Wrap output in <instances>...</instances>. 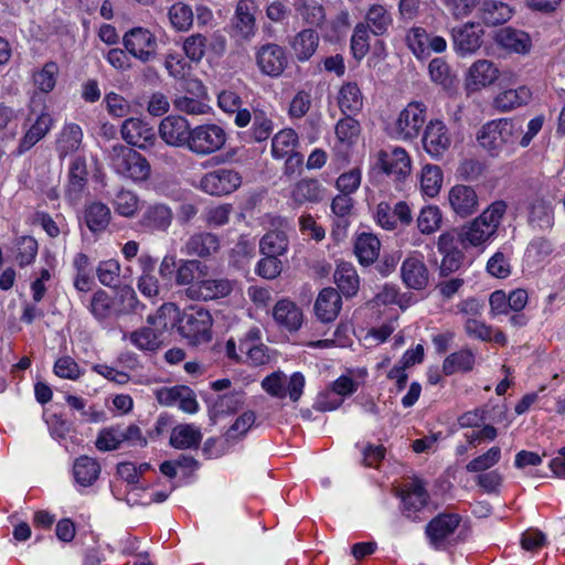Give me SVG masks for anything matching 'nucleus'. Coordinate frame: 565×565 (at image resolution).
Masks as SVG:
<instances>
[{
  "label": "nucleus",
  "instance_id": "obj_1",
  "mask_svg": "<svg viewBox=\"0 0 565 565\" xmlns=\"http://www.w3.org/2000/svg\"><path fill=\"white\" fill-rule=\"evenodd\" d=\"M147 322L158 324L163 329H167L169 324L177 326L180 335L193 345L206 343L212 338V316L207 309L201 306H191L181 312L174 303H163L157 316H149Z\"/></svg>",
  "mask_w": 565,
  "mask_h": 565
},
{
  "label": "nucleus",
  "instance_id": "obj_2",
  "mask_svg": "<svg viewBox=\"0 0 565 565\" xmlns=\"http://www.w3.org/2000/svg\"><path fill=\"white\" fill-rule=\"evenodd\" d=\"M508 205L504 201H494L478 217L461 226L460 243L465 246H480L495 235Z\"/></svg>",
  "mask_w": 565,
  "mask_h": 565
},
{
  "label": "nucleus",
  "instance_id": "obj_3",
  "mask_svg": "<svg viewBox=\"0 0 565 565\" xmlns=\"http://www.w3.org/2000/svg\"><path fill=\"white\" fill-rule=\"evenodd\" d=\"M109 160L115 171L135 181L149 177L150 164L138 151L124 145H116L109 151Z\"/></svg>",
  "mask_w": 565,
  "mask_h": 565
},
{
  "label": "nucleus",
  "instance_id": "obj_4",
  "mask_svg": "<svg viewBox=\"0 0 565 565\" xmlns=\"http://www.w3.org/2000/svg\"><path fill=\"white\" fill-rule=\"evenodd\" d=\"M227 140L223 127L216 124H202L192 128L188 150L199 157L210 156L221 150Z\"/></svg>",
  "mask_w": 565,
  "mask_h": 565
},
{
  "label": "nucleus",
  "instance_id": "obj_5",
  "mask_svg": "<svg viewBox=\"0 0 565 565\" xmlns=\"http://www.w3.org/2000/svg\"><path fill=\"white\" fill-rule=\"evenodd\" d=\"M427 115V106L423 102H411L399 113L392 126V136L401 140H413L418 137Z\"/></svg>",
  "mask_w": 565,
  "mask_h": 565
},
{
  "label": "nucleus",
  "instance_id": "obj_6",
  "mask_svg": "<svg viewBox=\"0 0 565 565\" xmlns=\"http://www.w3.org/2000/svg\"><path fill=\"white\" fill-rule=\"evenodd\" d=\"M122 45L130 55L142 63L157 58V38L146 28L136 26L128 30L122 36Z\"/></svg>",
  "mask_w": 565,
  "mask_h": 565
},
{
  "label": "nucleus",
  "instance_id": "obj_7",
  "mask_svg": "<svg viewBox=\"0 0 565 565\" xmlns=\"http://www.w3.org/2000/svg\"><path fill=\"white\" fill-rule=\"evenodd\" d=\"M242 177L233 169L221 168L205 173L200 180V188L211 195H226L239 188Z\"/></svg>",
  "mask_w": 565,
  "mask_h": 565
},
{
  "label": "nucleus",
  "instance_id": "obj_8",
  "mask_svg": "<svg viewBox=\"0 0 565 565\" xmlns=\"http://www.w3.org/2000/svg\"><path fill=\"white\" fill-rule=\"evenodd\" d=\"M397 495L402 501V513L411 520H416V514L423 510L429 500L426 483L419 478H413L405 482L398 490Z\"/></svg>",
  "mask_w": 565,
  "mask_h": 565
},
{
  "label": "nucleus",
  "instance_id": "obj_9",
  "mask_svg": "<svg viewBox=\"0 0 565 565\" xmlns=\"http://www.w3.org/2000/svg\"><path fill=\"white\" fill-rule=\"evenodd\" d=\"M422 143L433 159H441L451 145L447 126L439 119L428 121L423 132Z\"/></svg>",
  "mask_w": 565,
  "mask_h": 565
},
{
  "label": "nucleus",
  "instance_id": "obj_10",
  "mask_svg": "<svg viewBox=\"0 0 565 565\" xmlns=\"http://www.w3.org/2000/svg\"><path fill=\"white\" fill-rule=\"evenodd\" d=\"M256 64L260 72L270 77L280 76L288 65L285 47L277 43H266L256 52Z\"/></svg>",
  "mask_w": 565,
  "mask_h": 565
},
{
  "label": "nucleus",
  "instance_id": "obj_11",
  "mask_svg": "<svg viewBox=\"0 0 565 565\" xmlns=\"http://www.w3.org/2000/svg\"><path fill=\"white\" fill-rule=\"evenodd\" d=\"M192 127L186 118L182 116H167L159 125L160 138L171 147L185 148L191 138Z\"/></svg>",
  "mask_w": 565,
  "mask_h": 565
},
{
  "label": "nucleus",
  "instance_id": "obj_12",
  "mask_svg": "<svg viewBox=\"0 0 565 565\" xmlns=\"http://www.w3.org/2000/svg\"><path fill=\"white\" fill-rule=\"evenodd\" d=\"M234 285L235 281L228 278L202 279L188 287L186 296L193 300H216L230 296Z\"/></svg>",
  "mask_w": 565,
  "mask_h": 565
},
{
  "label": "nucleus",
  "instance_id": "obj_13",
  "mask_svg": "<svg viewBox=\"0 0 565 565\" xmlns=\"http://www.w3.org/2000/svg\"><path fill=\"white\" fill-rule=\"evenodd\" d=\"M375 220L382 228L393 231L398 225H411L413 215L409 205L404 201H398L394 206H391L387 202H381L376 206Z\"/></svg>",
  "mask_w": 565,
  "mask_h": 565
},
{
  "label": "nucleus",
  "instance_id": "obj_14",
  "mask_svg": "<svg viewBox=\"0 0 565 565\" xmlns=\"http://www.w3.org/2000/svg\"><path fill=\"white\" fill-rule=\"evenodd\" d=\"M483 30L479 23L467 22L451 30L452 44L460 55L472 54L482 44Z\"/></svg>",
  "mask_w": 565,
  "mask_h": 565
},
{
  "label": "nucleus",
  "instance_id": "obj_15",
  "mask_svg": "<svg viewBox=\"0 0 565 565\" xmlns=\"http://www.w3.org/2000/svg\"><path fill=\"white\" fill-rule=\"evenodd\" d=\"M88 171L86 160L83 157H76L70 166L67 174V184L65 186V199L70 204H77L87 188Z\"/></svg>",
  "mask_w": 565,
  "mask_h": 565
},
{
  "label": "nucleus",
  "instance_id": "obj_16",
  "mask_svg": "<svg viewBox=\"0 0 565 565\" xmlns=\"http://www.w3.org/2000/svg\"><path fill=\"white\" fill-rule=\"evenodd\" d=\"M121 137L131 146L146 149L156 141V132L152 126L140 118H128L121 125Z\"/></svg>",
  "mask_w": 565,
  "mask_h": 565
},
{
  "label": "nucleus",
  "instance_id": "obj_17",
  "mask_svg": "<svg viewBox=\"0 0 565 565\" xmlns=\"http://www.w3.org/2000/svg\"><path fill=\"white\" fill-rule=\"evenodd\" d=\"M448 201L452 212L462 218L475 214L479 209L478 194L470 185H454L449 191Z\"/></svg>",
  "mask_w": 565,
  "mask_h": 565
},
{
  "label": "nucleus",
  "instance_id": "obj_18",
  "mask_svg": "<svg viewBox=\"0 0 565 565\" xmlns=\"http://www.w3.org/2000/svg\"><path fill=\"white\" fill-rule=\"evenodd\" d=\"M401 277L404 285L414 290H424L429 284V270L418 255H411L404 259Z\"/></svg>",
  "mask_w": 565,
  "mask_h": 565
},
{
  "label": "nucleus",
  "instance_id": "obj_19",
  "mask_svg": "<svg viewBox=\"0 0 565 565\" xmlns=\"http://www.w3.org/2000/svg\"><path fill=\"white\" fill-rule=\"evenodd\" d=\"M460 516L458 514L441 513L435 516L426 525V535L430 544L435 548L444 546V542L456 531L459 526Z\"/></svg>",
  "mask_w": 565,
  "mask_h": 565
},
{
  "label": "nucleus",
  "instance_id": "obj_20",
  "mask_svg": "<svg viewBox=\"0 0 565 565\" xmlns=\"http://www.w3.org/2000/svg\"><path fill=\"white\" fill-rule=\"evenodd\" d=\"M327 189L318 179L303 178L296 182L290 191V198L295 205L318 204L324 200Z\"/></svg>",
  "mask_w": 565,
  "mask_h": 565
},
{
  "label": "nucleus",
  "instance_id": "obj_21",
  "mask_svg": "<svg viewBox=\"0 0 565 565\" xmlns=\"http://www.w3.org/2000/svg\"><path fill=\"white\" fill-rule=\"evenodd\" d=\"M157 399L161 405L171 406L173 404L190 414L198 411L199 405L194 392L184 385L173 387H163L157 392Z\"/></svg>",
  "mask_w": 565,
  "mask_h": 565
},
{
  "label": "nucleus",
  "instance_id": "obj_22",
  "mask_svg": "<svg viewBox=\"0 0 565 565\" xmlns=\"http://www.w3.org/2000/svg\"><path fill=\"white\" fill-rule=\"evenodd\" d=\"M377 164L386 174H393L397 179L404 178L411 172V158L403 148H394L392 151L381 150L377 156Z\"/></svg>",
  "mask_w": 565,
  "mask_h": 565
},
{
  "label": "nucleus",
  "instance_id": "obj_23",
  "mask_svg": "<svg viewBox=\"0 0 565 565\" xmlns=\"http://www.w3.org/2000/svg\"><path fill=\"white\" fill-rule=\"evenodd\" d=\"M288 44L295 58L300 63H305L317 52L320 44V36L318 32L311 28L303 29L289 38Z\"/></svg>",
  "mask_w": 565,
  "mask_h": 565
},
{
  "label": "nucleus",
  "instance_id": "obj_24",
  "mask_svg": "<svg viewBox=\"0 0 565 565\" xmlns=\"http://www.w3.org/2000/svg\"><path fill=\"white\" fill-rule=\"evenodd\" d=\"M495 43L511 52L516 54H527L532 49L531 36L522 31L511 26L501 28L494 35Z\"/></svg>",
  "mask_w": 565,
  "mask_h": 565
},
{
  "label": "nucleus",
  "instance_id": "obj_25",
  "mask_svg": "<svg viewBox=\"0 0 565 565\" xmlns=\"http://www.w3.org/2000/svg\"><path fill=\"white\" fill-rule=\"evenodd\" d=\"M220 248L217 235L210 232H200L191 235L181 248L188 256L207 258Z\"/></svg>",
  "mask_w": 565,
  "mask_h": 565
},
{
  "label": "nucleus",
  "instance_id": "obj_26",
  "mask_svg": "<svg viewBox=\"0 0 565 565\" xmlns=\"http://www.w3.org/2000/svg\"><path fill=\"white\" fill-rule=\"evenodd\" d=\"M342 308V299L339 291L332 287L323 288L315 302L317 318L324 323L337 319Z\"/></svg>",
  "mask_w": 565,
  "mask_h": 565
},
{
  "label": "nucleus",
  "instance_id": "obj_27",
  "mask_svg": "<svg viewBox=\"0 0 565 565\" xmlns=\"http://www.w3.org/2000/svg\"><path fill=\"white\" fill-rule=\"evenodd\" d=\"M257 6L254 0H239L235 8V30L244 40H249L256 32L255 12Z\"/></svg>",
  "mask_w": 565,
  "mask_h": 565
},
{
  "label": "nucleus",
  "instance_id": "obj_28",
  "mask_svg": "<svg viewBox=\"0 0 565 565\" xmlns=\"http://www.w3.org/2000/svg\"><path fill=\"white\" fill-rule=\"evenodd\" d=\"M173 220L172 210L162 203L149 205L140 218V225L149 232H166Z\"/></svg>",
  "mask_w": 565,
  "mask_h": 565
},
{
  "label": "nucleus",
  "instance_id": "obj_29",
  "mask_svg": "<svg viewBox=\"0 0 565 565\" xmlns=\"http://www.w3.org/2000/svg\"><path fill=\"white\" fill-rule=\"evenodd\" d=\"M276 323L288 331H297L302 324V311L288 299L279 300L273 309Z\"/></svg>",
  "mask_w": 565,
  "mask_h": 565
},
{
  "label": "nucleus",
  "instance_id": "obj_30",
  "mask_svg": "<svg viewBox=\"0 0 565 565\" xmlns=\"http://www.w3.org/2000/svg\"><path fill=\"white\" fill-rule=\"evenodd\" d=\"M532 99V90L527 86H519L515 89H505L493 99V107L500 113H508L527 105Z\"/></svg>",
  "mask_w": 565,
  "mask_h": 565
},
{
  "label": "nucleus",
  "instance_id": "obj_31",
  "mask_svg": "<svg viewBox=\"0 0 565 565\" xmlns=\"http://www.w3.org/2000/svg\"><path fill=\"white\" fill-rule=\"evenodd\" d=\"M498 75L499 71L491 61L479 60L475 62L469 68L467 87L472 90H476L480 87H486L498 79Z\"/></svg>",
  "mask_w": 565,
  "mask_h": 565
},
{
  "label": "nucleus",
  "instance_id": "obj_32",
  "mask_svg": "<svg viewBox=\"0 0 565 565\" xmlns=\"http://www.w3.org/2000/svg\"><path fill=\"white\" fill-rule=\"evenodd\" d=\"M217 104L222 110L228 114H236L234 122L237 127H246L252 120L248 109H242V98L232 90H223L218 94Z\"/></svg>",
  "mask_w": 565,
  "mask_h": 565
},
{
  "label": "nucleus",
  "instance_id": "obj_33",
  "mask_svg": "<svg viewBox=\"0 0 565 565\" xmlns=\"http://www.w3.org/2000/svg\"><path fill=\"white\" fill-rule=\"evenodd\" d=\"M513 15V9L501 1L486 0L481 3L479 17L488 26H497L508 22Z\"/></svg>",
  "mask_w": 565,
  "mask_h": 565
},
{
  "label": "nucleus",
  "instance_id": "obj_34",
  "mask_svg": "<svg viewBox=\"0 0 565 565\" xmlns=\"http://www.w3.org/2000/svg\"><path fill=\"white\" fill-rule=\"evenodd\" d=\"M333 278L339 294L341 292V295L347 298H351L356 295L360 280L355 268L350 263L339 264Z\"/></svg>",
  "mask_w": 565,
  "mask_h": 565
},
{
  "label": "nucleus",
  "instance_id": "obj_35",
  "mask_svg": "<svg viewBox=\"0 0 565 565\" xmlns=\"http://www.w3.org/2000/svg\"><path fill=\"white\" fill-rule=\"evenodd\" d=\"M83 140L82 128L76 124L65 125L56 141V151L60 159L76 152Z\"/></svg>",
  "mask_w": 565,
  "mask_h": 565
},
{
  "label": "nucleus",
  "instance_id": "obj_36",
  "mask_svg": "<svg viewBox=\"0 0 565 565\" xmlns=\"http://www.w3.org/2000/svg\"><path fill=\"white\" fill-rule=\"evenodd\" d=\"M87 227L93 233L104 232L111 218L110 209L102 202L88 204L84 212Z\"/></svg>",
  "mask_w": 565,
  "mask_h": 565
},
{
  "label": "nucleus",
  "instance_id": "obj_37",
  "mask_svg": "<svg viewBox=\"0 0 565 565\" xmlns=\"http://www.w3.org/2000/svg\"><path fill=\"white\" fill-rule=\"evenodd\" d=\"M52 118L47 113L38 115L35 122L26 131L20 141L18 152L23 153L30 150L38 141H40L50 130Z\"/></svg>",
  "mask_w": 565,
  "mask_h": 565
},
{
  "label": "nucleus",
  "instance_id": "obj_38",
  "mask_svg": "<svg viewBox=\"0 0 565 565\" xmlns=\"http://www.w3.org/2000/svg\"><path fill=\"white\" fill-rule=\"evenodd\" d=\"M393 19L382 4H372L365 13V25L376 36L384 35L392 25Z\"/></svg>",
  "mask_w": 565,
  "mask_h": 565
},
{
  "label": "nucleus",
  "instance_id": "obj_39",
  "mask_svg": "<svg viewBox=\"0 0 565 565\" xmlns=\"http://www.w3.org/2000/svg\"><path fill=\"white\" fill-rule=\"evenodd\" d=\"M88 310L98 322H105L113 315H117L114 299L103 289H98L93 294Z\"/></svg>",
  "mask_w": 565,
  "mask_h": 565
},
{
  "label": "nucleus",
  "instance_id": "obj_40",
  "mask_svg": "<svg viewBox=\"0 0 565 565\" xmlns=\"http://www.w3.org/2000/svg\"><path fill=\"white\" fill-rule=\"evenodd\" d=\"M381 243L371 233H362L356 237L354 253L362 265L374 263L380 253Z\"/></svg>",
  "mask_w": 565,
  "mask_h": 565
},
{
  "label": "nucleus",
  "instance_id": "obj_41",
  "mask_svg": "<svg viewBox=\"0 0 565 565\" xmlns=\"http://www.w3.org/2000/svg\"><path fill=\"white\" fill-rule=\"evenodd\" d=\"M73 473L78 484L89 487L98 479L100 466L95 459L82 456L75 460Z\"/></svg>",
  "mask_w": 565,
  "mask_h": 565
},
{
  "label": "nucleus",
  "instance_id": "obj_42",
  "mask_svg": "<svg viewBox=\"0 0 565 565\" xmlns=\"http://www.w3.org/2000/svg\"><path fill=\"white\" fill-rule=\"evenodd\" d=\"M476 356L469 349H461L449 354L443 363V372L452 375L458 372L467 373L473 370Z\"/></svg>",
  "mask_w": 565,
  "mask_h": 565
},
{
  "label": "nucleus",
  "instance_id": "obj_43",
  "mask_svg": "<svg viewBox=\"0 0 565 565\" xmlns=\"http://www.w3.org/2000/svg\"><path fill=\"white\" fill-rule=\"evenodd\" d=\"M201 439V431L193 425H179L171 433L170 445L177 449L198 448Z\"/></svg>",
  "mask_w": 565,
  "mask_h": 565
},
{
  "label": "nucleus",
  "instance_id": "obj_44",
  "mask_svg": "<svg viewBox=\"0 0 565 565\" xmlns=\"http://www.w3.org/2000/svg\"><path fill=\"white\" fill-rule=\"evenodd\" d=\"M338 104L343 114H356L363 107V96L355 83L343 84L339 90Z\"/></svg>",
  "mask_w": 565,
  "mask_h": 565
},
{
  "label": "nucleus",
  "instance_id": "obj_45",
  "mask_svg": "<svg viewBox=\"0 0 565 565\" xmlns=\"http://www.w3.org/2000/svg\"><path fill=\"white\" fill-rule=\"evenodd\" d=\"M248 137L252 141L262 142L267 140L274 131L271 116L263 109H254Z\"/></svg>",
  "mask_w": 565,
  "mask_h": 565
},
{
  "label": "nucleus",
  "instance_id": "obj_46",
  "mask_svg": "<svg viewBox=\"0 0 565 565\" xmlns=\"http://www.w3.org/2000/svg\"><path fill=\"white\" fill-rule=\"evenodd\" d=\"M60 67L56 62H46L41 70H36L32 74L34 86L42 93H51L57 81Z\"/></svg>",
  "mask_w": 565,
  "mask_h": 565
},
{
  "label": "nucleus",
  "instance_id": "obj_47",
  "mask_svg": "<svg viewBox=\"0 0 565 565\" xmlns=\"http://www.w3.org/2000/svg\"><path fill=\"white\" fill-rule=\"evenodd\" d=\"M288 248V238L284 232L271 231L263 236L259 242V249L264 256L278 257Z\"/></svg>",
  "mask_w": 565,
  "mask_h": 565
},
{
  "label": "nucleus",
  "instance_id": "obj_48",
  "mask_svg": "<svg viewBox=\"0 0 565 565\" xmlns=\"http://www.w3.org/2000/svg\"><path fill=\"white\" fill-rule=\"evenodd\" d=\"M417 227L424 235H430L437 232L443 222V214L438 206L427 205L424 206L417 216Z\"/></svg>",
  "mask_w": 565,
  "mask_h": 565
},
{
  "label": "nucleus",
  "instance_id": "obj_49",
  "mask_svg": "<svg viewBox=\"0 0 565 565\" xmlns=\"http://www.w3.org/2000/svg\"><path fill=\"white\" fill-rule=\"evenodd\" d=\"M297 134L292 129H284L277 132L271 140V153L275 158L280 159L289 153L295 152L297 143Z\"/></svg>",
  "mask_w": 565,
  "mask_h": 565
},
{
  "label": "nucleus",
  "instance_id": "obj_50",
  "mask_svg": "<svg viewBox=\"0 0 565 565\" xmlns=\"http://www.w3.org/2000/svg\"><path fill=\"white\" fill-rule=\"evenodd\" d=\"M429 34L422 26L411 28L405 35V43L412 53L419 60L427 57V42Z\"/></svg>",
  "mask_w": 565,
  "mask_h": 565
},
{
  "label": "nucleus",
  "instance_id": "obj_51",
  "mask_svg": "<svg viewBox=\"0 0 565 565\" xmlns=\"http://www.w3.org/2000/svg\"><path fill=\"white\" fill-rule=\"evenodd\" d=\"M129 339L135 347L145 351H156L161 344L160 334L150 327L131 332Z\"/></svg>",
  "mask_w": 565,
  "mask_h": 565
},
{
  "label": "nucleus",
  "instance_id": "obj_52",
  "mask_svg": "<svg viewBox=\"0 0 565 565\" xmlns=\"http://www.w3.org/2000/svg\"><path fill=\"white\" fill-rule=\"evenodd\" d=\"M207 266L196 259L182 260L177 269L175 282L178 285H191L195 279V274L206 275Z\"/></svg>",
  "mask_w": 565,
  "mask_h": 565
},
{
  "label": "nucleus",
  "instance_id": "obj_53",
  "mask_svg": "<svg viewBox=\"0 0 565 565\" xmlns=\"http://www.w3.org/2000/svg\"><path fill=\"white\" fill-rule=\"evenodd\" d=\"M443 183V172L438 166H425L422 171L420 186L428 196L438 194Z\"/></svg>",
  "mask_w": 565,
  "mask_h": 565
},
{
  "label": "nucleus",
  "instance_id": "obj_54",
  "mask_svg": "<svg viewBox=\"0 0 565 565\" xmlns=\"http://www.w3.org/2000/svg\"><path fill=\"white\" fill-rule=\"evenodd\" d=\"M370 32L363 22L358 23L353 30L351 51L358 61L362 60L370 50Z\"/></svg>",
  "mask_w": 565,
  "mask_h": 565
},
{
  "label": "nucleus",
  "instance_id": "obj_55",
  "mask_svg": "<svg viewBox=\"0 0 565 565\" xmlns=\"http://www.w3.org/2000/svg\"><path fill=\"white\" fill-rule=\"evenodd\" d=\"M113 204L119 215L132 217L138 211L139 199L134 192L122 189L117 192Z\"/></svg>",
  "mask_w": 565,
  "mask_h": 565
},
{
  "label": "nucleus",
  "instance_id": "obj_56",
  "mask_svg": "<svg viewBox=\"0 0 565 565\" xmlns=\"http://www.w3.org/2000/svg\"><path fill=\"white\" fill-rule=\"evenodd\" d=\"M428 72L434 83L449 88L452 85L454 76L449 65L439 57L433 58L428 65Z\"/></svg>",
  "mask_w": 565,
  "mask_h": 565
},
{
  "label": "nucleus",
  "instance_id": "obj_57",
  "mask_svg": "<svg viewBox=\"0 0 565 565\" xmlns=\"http://www.w3.org/2000/svg\"><path fill=\"white\" fill-rule=\"evenodd\" d=\"M255 420L256 415L254 412L248 411L243 413L225 433V440L227 443H232L244 437L247 434V431L252 428Z\"/></svg>",
  "mask_w": 565,
  "mask_h": 565
},
{
  "label": "nucleus",
  "instance_id": "obj_58",
  "mask_svg": "<svg viewBox=\"0 0 565 565\" xmlns=\"http://www.w3.org/2000/svg\"><path fill=\"white\" fill-rule=\"evenodd\" d=\"M335 125V135L341 142L352 143L360 135V122L349 114Z\"/></svg>",
  "mask_w": 565,
  "mask_h": 565
},
{
  "label": "nucleus",
  "instance_id": "obj_59",
  "mask_svg": "<svg viewBox=\"0 0 565 565\" xmlns=\"http://www.w3.org/2000/svg\"><path fill=\"white\" fill-rule=\"evenodd\" d=\"M122 443V427L117 425L102 430L95 445L97 449L108 451L119 448Z\"/></svg>",
  "mask_w": 565,
  "mask_h": 565
},
{
  "label": "nucleus",
  "instance_id": "obj_60",
  "mask_svg": "<svg viewBox=\"0 0 565 565\" xmlns=\"http://www.w3.org/2000/svg\"><path fill=\"white\" fill-rule=\"evenodd\" d=\"M500 458L501 449L494 446L490 448L487 452L469 461L468 465L466 466V469L469 472H482L498 463Z\"/></svg>",
  "mask_w": 565,
  "mask_h": 565
},
{
  "label": "nucleus",
  "instance_id": "obj_61",
  "mask_svg": "<svg viewBox=\"0 0 565 565\" xmlns=\"http://www.w3.org/2000/svg\"><path fill=\"white\" fill-rule=\"evenodd\" d=\"M297 10L307 24L320 28L326 21V10L317 2H303Z\"/></svg>",
  "mask_w": 565,
  "mask_h": 565
},
{
  "label": "nucleus",
  "instance_id": "obj_62",
  "mask_svg": "<svg viewBox=\"0 0 565 565\" xmlns=\"http://www.w3.org/2000/svg\"><path fill=\"white\" fill-rule=\"evenodd\" d=\"M169 18L172 25L179 30H188L193 23V12L189 6L175 3L169 10Z\"/></svg>",
  "mask_w": 565,
  "mask_h": 565
},
{
  "label": "nucleus",
  "instance_id": "obj_63",
  "mask_svg": "<svg viewBox=\"0 0 565 565\" xmlns=\"http://www.w3.org/2000/svg\"><path fill=\"white\" fill-rule=\"evenodd\" d=\"M38 254V242L31 236H22L17 243V262L20 266L31 264Z\"/></svg>",
  "mask_w": 565,
  "mask_h": 565
},
{
  "label": "nucleus",
  "instance_id": "obj_64",
  "mask_svg": "<svg viewBox=\"0 0 565 565\" xmlns=\"http://www.w3.org/2000/svg\"><path fill=\"white\" fill-rule=\"evenodd\" d=\"M183 51L192 62H200L206 51V38L200 33L188 36L183 42Z\"/></svg>",
  "mask_w": 565,
  "mask_h": 565
}]
</instances>
